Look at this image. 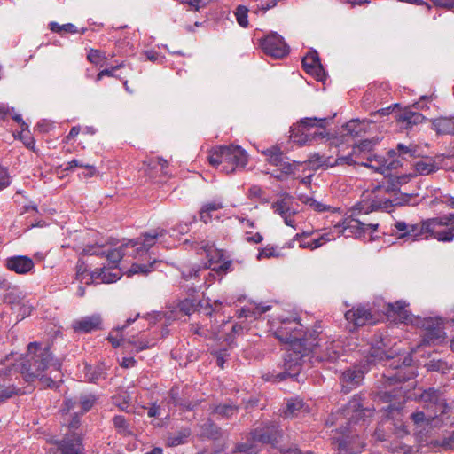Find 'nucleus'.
Instances as JSON below:
<instances>
[{
  "label": "nucleus",
  "instance_id": "26",
  "mask_svg": "<svg viewBox=\"0 0 454 454\" xmlns=\"http://www.w3.org/2000/svg\"><path fill=\"white\" fill-rule=\"evenodd\" d=\"M380 399H382L384 402H393L395 400H398V405L395 403H390L387 411H394V410H399L401 408V404L404 403L405 401V392L403 390V387H395L393 388V390L390 391H382L380 395Z\"/></svg>",
  "mask_w": 454,
  "mask_h": 454
},
{
  "label": "nucleus",
  "instance_id": "54",
  "mask_svg": "<svg viewBox=\"0 0 454 454\" xmlns=\"http://www.w3.org/2000/svg\"><path fill=\"white\" fill-rule=\"evenodd\" d=\"M362 122L358 120H352L350 121H348L347 124H346V130L348 131V133H349L351 136H358L359 132L361 131L362 129Z\"/></svg>",
  "mask_w": 454,
  "mask_h": 454
},
{
  "label": "nucleus",
  "instance_id": "55",
  "mask_svg": "<svg viewBox=\"0 0 454 454\" xmlns=\"http://www.w3.org/2000/svg\"><path fill=\"white\" fill-rule=\"evenodd\" d=\"M11 184V176L7 168L0 167V190L5 189Z\"/></svg>",
  "mask_w": 454,
  "mask_h": 454
},
{
  "label": "nucleus",
  "instance_id": "64",
  "mask_svg": "<svg viewBox=\"0 0 454 454\" xmlns=\"http://www.w3.org/2000/svg\"><path fill=\"white\" fill-rule=\"evenodd\" d=\"M435 5L454 10V0H431Z\"/></svg>",
  "mask_w": 454,
  "mask_h": 454
},
{
  "label": "nucleus",
  "instance_id": "6",
  "mask_svg": "<svg viewBox=\"0 0 454 454\" xmlns=\"http://www.w3.org/2000/svg\"><path fill=\"white\" fill-rule=\"evenodd\" d=\"M208 161L213 167L222 165L223 171L227 174L234 172L239 168H245L247 163V154L238 145H219L211 149Z\"/></svg>",
  "mask_w": 454,
  "mask_h": 454
},
{
  "label": "nucleus",
  "instance_id": "37",
  "mask_svg": "<svg viewBox=\"0 0 454 454\" xmlns=\"http://www.w3.org/2000/svg\"><path fill=\"white\" fill-rule=\"evenodd\" d=\"M262 153L266 157V160L273 166L278 167L283 161V153L277 146L268 148L262 151Z\"/></svg>",
  "mask_w": 454,
  "mask_h": 454
},
{
  "label": "nucleus",
  "instance_id": "9",
  "mask_svg": "<svg viewBox=\"0 0 454 454\" xmlns=\"http://www.w3.org/2000/svg\"><path fill=\"white\" fill-rule=\"evenodd\" d=\"M166 234L163 229L153 230L145 232L136 239L129 240L125 243L127 248H132L135 257H142L147 254L149 249L153 247L157 241Z\"/></svg>",
  "mask_w": 454,
  "mask_h": 454
},
{
  "label": "nucleus",
  "instance_id": "10",
  "mask_svg": "<svg viewBox=\"0 0 454 454\" xmlns=\"http://www.w3.org/2000/svg\"><path fill=\"white\" fill-rule=\"evenodd\" d=\"M199 250H203L207 258L205 268L212 269V271L218 274L227 273L231 270V261L224 260V251L223 249H217L209 243H203Z\"/></svg>",
  "mask_w": 454,
  "mask_h": 454
},
{
  "label": "nucleus",
  "instance_id": "23",
  "mask_svg": "<svg viewBox=\"0 0 454 454\" xmlns=\"http://www.w3.org/2000/svg\"><path fill=\"white\" fill-rule=\"evenodd\" d=\"M101 323L99 315H92L73 321L72 327L75 333H87L100 329Z\"/></svg>",
  "mask_w": 454,
  "mask_h": 454
},
{
  "label": "nucleus",
  "instance_id": "41",
  "mask_svg": "<svg viewBox=\"0 0 454 454\" xmlns=\"http://www.w3.org/2000/svg\"><path fill=\"white\" fill-rule=\"evenodd\" d=\"M415 169L420 175H428L435 171L436 166L432 160H419L415 163Z\"/></svg>",
  "mask_w": 454,
  "mask_h": 454
},
{
  "label": "nucleus",
  "instance_id": "44",
  "mask_svg": "<svg viewBox=\"0 0 454 454\" xmlns=\"http://www.w3.org/2000/svg\"><path fill=\"white\" fill-rule=\"evenodd\" d=\"M247 13L248 9L244 5H239L235 11L237 22L242 27L248 26Z\"/></svg>",
  "mask_w": 454,
  "mask_h": 454
},
{
  "label": "nucleus",
  "instance_id": "50",
  "mask_svg": "<svg viewBox=\"0 0 454 454\" xmlns=\"http://www.w3.org/2000/svg\"><path fill=\"white\" fill-rule=\"evenodd\" d=\"M87 58L91 63H93L95 65H101V66H102L101 62L103 60L106 59V57L101 51L93 50V49H91L89 51Z\"/></svg>",
  "mask_w": 454,
  "mask_h": 454
},
{
  "label": "nucleus",
  "instance_id": "61",
  "mask_svg": "<svg viewBox=\"0 0 454 454\" xmlns=\"http://www.w3.org/2000/svg\"><path fill=\"white\" fill-rule=\"evenodd\" d=\"M310 207L318 212H325L330 210V207L317 201L314 199H309L306 202Z\"/></svg>",
  "mask_w": 454,
  "mask_h": 454
},
{
  "label": "nucleus",
  "instance_id": "27",
  "mask_svg": "<svg viewBox=\"0 0 454 454\" xmlns=\"http://www.w3.org/2000/svg\"><path fill=\"white\" fill-rule=\"evenodd\" d=\"M62 454H82V438L78 434L67 436L59 445Z\"/></svg>",
  "mask_w": 454,
  "mask_h": 454
},
{
  "label": "nucleus",
  "instance_id": "17",
  "mask_svg": "<svg viewBox=\"0 0 454 454\" xmlns=\"http://www.w3.org/2000/svg\"><path fill=\"white\" fill-rule=\"evenodd\" d=\"M362 398L360 395H354L348 403L341 411V415L348 421V425L356 424L362 420L363 423L365 421L364 419V411L362 409Z\"/></svg>",
  "mask_w": 454,
  "mask_h": 454
},
{
  "label": "nucleus",
  "instance_id": "3",
  "mask_svg": "<svg viewBox=\"0 0 454 454\" xmlns=\"http://www.w3.org/2000/svg\"><path fill=\"white\" fill-rule=\"evenodd\" d=\"M39 348L37 343H30L28 345L29 354L26 358H20L19 362H15L14 356L12 354L5 357L0 363V380H4L12 371L20 372L27 381H33L35 378H43V372L50 370V373L56 372L59 374L61 364L59 360L54 359L49 348L39 349L38 353L32 354L33 349L37 350Z\"/></svg>",
  "mask_w": 454,
  "mask_h": 454
},
{
  "label": "nucleus",
  "instance_id": "32",
  "mask_svg": "<svg viewBox=\"0 0 454 454\" xmlns=\"http://www.w3.org/2000/svg\"><path fill=\"white\" fill-rule=\"evenodd\" d=\"M124 345L132 346L135 352H140L145 349L150 348L155 345V339H149L146 337H140L138 340H136L135 337H131L128 339V341H124Z\"/></svg>",
  "mask_w": 454,
  "mask_h": 454
},
{
  "label": "nucleus",
  "instance_id": "53",
  "mask_svg": "<svg viewBox=\"0 0 454 454\" xmlns=\"http://www.w3.org/2000/svg\"><path fill=\"white\" fill-rule=\"evenodd\" d=\"M95 402L96 397L93 395H84L80 398V404L84 412L90 410L94 405Z\"/></svg>",
  "mask_w": 454,
  "mask_h": 454
},
{
  "label": "nucleus",
  "instance_id": "29",
  "mask_svg": "<svg viewBox=\"0 0 454 454\" xmlns=\"http://www.w3.org/2000/svg\"><path fill=\"white\" fill-rule=\"evenodd\" d=\"M139 317V314L137 313L135 317H129L126 320V324L121 326H117L114 328L108 336V340L111 342L112 346L114 348H117L121 346V341H122V345L124 348H129V345H124V341H128V340H123L121 332L128 327L129 325L134 323L136 319Z\"/></svg>",
  "mask_w": 454,
  "mask_h": 454
},
{
  "label": "nucleus",
  "instance_id": "1",
  "mask_svg": "<svg viewBox=\"0 0 454 454\" xmlns=\"http://www.w3.org/2000/svg\"><path fill=\"white\" fill-rule=\"evenodd\" d=\"M402 201L397 199L383 198L379 199L375 192L364 194V199L357 202L350 210V216L345 218L341 223L339 222L333 226V230L322 234L318 240L320 247L324 244L336 239V238L343 235L345 237L354 236L357 239H366L367 234L371 236L372 232L377 231L378 223H365L356 217L369 214L377 209H388L396 205H401Z\"/></svg>",
  "mask_w": 454,
  "mask_h": 454
},
{
  "label": "nucleus",
  "instance_id": "48",
  "mask_svg": "<svg viewBox=\"0 0 454 454\" xmlns=\"http://www.w3.org/2000/svg\"><path fill=\"white\" fill-rule=\"evenodd\" d=\"M248 196L251 199H258L262 202H269V200L265 196V192L259 185H253L248 190Z\"/></svg>",
  "mask_w": 454,
  "mask_h": 454
},
{
  "label": "nucleus",
  "instance_id": "5",
  "mask_svg": "<svg viewBox=\"0 0 454 454\" xmlns=\"http://www.w3.org/2000/svg\"><path fill=\"white\" fill-rule=\"evenodd\" d=\"M367 362L369 364L385 363V365H388L394 369H399L395 375L388 376L390 380H394L395 382L405 381L413 375V373H411L410 375L403 373L402 369V366L404 368L411 366L412 362L411 355L400 353L394 354V352L390 350L387 351L386 345L382 340L371 346L369 355L367 356Z\"/></svg>",
  "mask_w": 454,
  "mask_h": 454
},
{
  "label": "nucleus",
  "instance_id": "35",
  "mask_svg": "<svg viewBox=\"0 0 454 454\" xmlns=\"http://www.w3.org/2000/svg\"><path fill=\"white\" fill-rule=\"evenodd\" d=\"M433 220L436 222L435 230L450 231L454 238V214L444 215Z\"/></svg>",
  "mask_w": 454,
  "mask_h": 454
},
{
  "label": "nucleus",
  "instance_id": "47",
  "mask_svg": "<svg viewBox=\"0 0 454 454\" xmlns=\"http://www.w3.org/2000/svg\"><path fill=\"white\" fill-rule=\"evenodd\" d=\"M301 165V162H289V161H282L278 167L280 168V171L286 176L293 175L295 173L296 169Z\"/></svg>",
  "mask_w": 454,
  "mask_h": 454
},
{
  "label": "nucleus",
  "instance_id": "14",
  "mask_svg": "<svg viewBox=\"0 0 454 454\" xmlns=\"http://www.w3.org/2000/svg\"><path fill=\"white\" fill-rule=\"evenodd\" d=\"M251 437L254 442L275 445L279 442L283 437L280 427L270 423L264 427H257L251 433Z\"/></svg>",
  "mask_w": 454,
  "mask_h": 454
},
{
  "label": "nucleus",
  "instance_id": "56",
  "mask_svg": "<svg viewBox=\"0 0 454 454\" xmlns=\"http://www.w3.org/2000/svg\"><path fill=\"white\" fill-rule=\"evenodd\" d=\"M130 398L127 395L114 397V403L122 411H127L129 406Z\"/></svg>",
  "mask_w": 454,
  "mask_h": 454
},
{
  "label": "nucleus",
  "instance_id": "36",
  "mask_svg": "<svg viewBox=\"0 0 454 454\" xmlns=\"http://www.w3.org/2000/svg\"><path fill=\"white\" fill-rule=\"evenodd\" d=\"M157 263V261L153 259L151 262L145 264V263H133L129 270H128L127 274L129 277L135 275V274H141V275H147L149 272L153 270L154 265Z\"/></svg>",
  "mask_w": 454,
  "mask_h": 454
},
{
  "label": "nucleus",
  "instance_id": "20",
  "mask_svg": "<svg viewBox=\"0 0 454 454\" xmlns=\"http://www.w3.org/2000/svg\"><path fill=\"white\" fill-rule=\"evenodd\" d=\"M6 267L17 274H27L33 270L35 263L28 256L15 255L6 259Z\"/></svg>",
  "mask_w": 454,
  "mask_h": 454
},
{
  "label": "nucleus",
  "instance_id": "57",
  "mask_svg": "<svg viewBox=\"0 0 454 454\" xmlns=\"http://www.w3.org/2000/svg\"><path fill=\"white\" fill-rule=\"evenodd\" d=\"M375 143L373 140H363L359 143V145L353 149V153H356V151L359 152H371Z\"/></svg>",
  "mask_w": 454,
  "mask_h": 454
},
{
  "label": "nucleus",
  "instance_id": "59",
  "mask_svg": "<svg viewBox=\"0 0 454 454\" xmlns=\"http://www.w3.org/2000/svg\"><path fill=\"white\" fill-rule=\"evenodd\" d=\"M278 255V254L276 252L274 247H266L262 248L259 251V253L257 254V259L261 260L262 258L276 257Z\"/></svg>",
  "mask_w": 454,
  "mask_h": 454
},
{
  "label": "nucleus",
  "instance_id": "40",
  "mask_svg": "<svg viewBox=\"0 0 454 454\" xmlns=\"http://www.w3.org/2000/svg\"><path fill=\"white\" fill-rule=\"evenodd\" d=\"M114 426L117 432L121 435H129L131 434V431L129 429V424L125 419V418L121 415H117L113 419Z\"/></svg>",
  "mask_w": 454,
  "mask_h": 454
},
{
  "label": "nucleus",
  "instance_id": "46",
  "mask_svg": "<svg viewBox=\"0 0 454 454\" xmlns=\"http://www.w3.org/2000/svg\"><path fill=\"white\" fill-rule=\"evenodd\" d=\"M90 276V273H87L84 262L82 260H79L76 265V279L82 283L84 281L86 284H90L92 282L91 280H89Z\"/></svg>",
  "mask_w": 454,
  "mask_h": 454
},
{
  "label": "nucleus",
  "instance_id": "39",
  "mask_svg": "<svg viewBox=\"0 0 454 454\" xmlns=\"http://www.w3.org/2000/svg\"><path fill=\"white\" fill-rule=\"evenodd\" d=\"M355 153H350L348 155L345 156H337L336 158H332L327 163V167L333 168L335 166H352L356 164V160H354L353 155Z\"/></svg>",
  "mask_w": 454,
  "mask_h": 454
},
{
  "label": "nucleus",
  "instance_id": "33",
  "mask_svg": "<svg viewBox=\"0 0 454 454\" xmlns=\"http://www.w3.org/2000/svg\"><path fill=\"white\" fill-rule=\"evenodd\" d=\"M364 447V443L360 439H358L357 442H354V443L343 440L339 442L338 450L340 454H357Z\"/></svg>",
  "mask_w": 454,
  "mask_h": 454
},
{
  "label": "nucleus",
  "instance_id": "16",
  "mask_svg": "<svg viewBox=\"0 0 454 454\" xmlns=\"http://www.w3.org/2000/svg\"><path fill=\"white\" fill-rule=\"evenodd\" d=\"M124 249H128L125 244L107 251L103 250L100 247L90 246L85 247L82 253L89 255H106L109 266L117 267L121 259L127 254Z\"/></svg>",
  "mask_w": 454,
  "mask_h": 454
},
{
  "label": "nucleus",
  "instance_id": "18",
  "mask_svg": "<svg viewBox=\"0 0 454 454\" xmlns=\"http://www.w3.org/2000/svg\"><path fill=\"white\" fill-rule=\"evenodd\" d=\"M304 70L317 81H323L325 78V73L320 62L318 53L316 51H309L302 59Z\"/></svg>",
  "mask_w": 454,
  "mask_h": 454
},
{
  "label": "nucleus",
  "instance_id": "2",
  "mask_svg": "<svg viewBox=\"0 0 454 454\" xmlns=\"http://www.w3.org/2000/svg\"><path fill=\"white\" fill-rule=\"evenodd\" d=\"M274 335L281 342L289 344L293 349L284 358L285 372L276 375L275 380L280 381L286 377L297 376L301 368V360L306 355L309 333H304L303 326L298 319L286 318L274 330Z\"/></svg>",
  "mask_w": 454,
  "mask_h": 454
},
{
  "label": "nucleus",
  "instance_id": "31",
  "mask_svg": "<svg viewBox=\"0 0 454 454\" xmlns=\"http://www.w3.org/2000/svg\"><path fill=\"white\" fill-rule=\"evenodd\" d=\"M434 129L440 134H454V117H440L433 120Z\"/></svg>",
  "mask_w": 454,
  "mask_h": 454
},
{
  "label": "nucleus",
  "instance_id": "24",
  "mask_svg": "<svg viewBox=\"0 0 454 454\" xmlns=\"http://www.w3.org/2000/svg\"><path fill=\"white\" fill-rule=\"evenodd\" d=\"M364 371L358 367L344 371L340 380L343 390L348 392L359 386L364 379Z\"/></svg>",
  "mask_w": 454,
  "mask_h": 454
},
{
  "label": "nucleus",
  "instance_id": "22",
  "mask_svg": "<svg viewBox=\"0 0 454 454\" xmlns=\"http://www.w3.org/2000/svg\"><path fill=\"white\" fill-rule=\"evenodd\" d=\"M121 270L118 267L104 266L99 270L90 272L89 280L100 281L101 283H114L121 278Z\"/></svg>",
  "mask_w": 454,
  "mask_h": 454
},
{
  "label": "nucleus",
  "instance_id": "30",
  "mask_svg": "<svg viewBox=\"0 0 454 454\" xmlns=\"http://www.w3.org/2000/svg\"><path fill=\"white\" fill-rule=\"evenodd\" d=\"M306 411V405L304 402L298 398H291L286 402V409L282 414L285 418H293L298 416L301 412Z\"/></svg>",
  "mask_w": 454,
  "mask_h": 454
},
{
  "label": "nucleus",
  "instance_id": "8",
  "mask_svg": "<svg viewBox=\"0 0 454 454\" xmlns=\"http://www.w3.org/2000/svg\"><path fill=\"white\" fill-rule=\"evenodd\" d=\"M319 333L317 330L309 333L306 355L312 353V357L320 362H334L344 353L343 342L340 340H325L323 344L317 341Z\"/></svg>",
  "mask_w": 454,
  "mask_h": 454
},
{
  "label": "nucleus",
  "instance_id": "21",
  "mask_svg": "<svg viewBox=\"0 0 454 454\" xmlns=\"http://www.w3.org/2000/svg\"><path fill=\"white\" fill-rule=\"evenodd\" d=\"M424 120L425 117L422 114L413 111L409 107L404 108L395 115V121L404 129H412L414 126L422 123Z\"/></svg>",
  "mask_w": 454,
  "mask_h": 454
},
{
  "label": "nucleus",
  "instance_id": "19",
  "mask_svg": "<svg viewBox=\"0 0 454 454\" xmlns=\"http://www.w3.org/2000/svg\"><path fill=\"white\" fill-rule=\"evenodd\" d=\"M347 321L353 323L356 326H362L366 324L373 325L376 323L372 314L364 306H358L345 313Z\"/></svg>",
  "mask_w": 454,
  "mask_h": 454
},
{
  "label": "nucleus",
  "instance_id": "62",
  "mask_svg": "<svg viewBox=\"0 0 454 454\" xmlns=\"http://www.w3.org/2000/svg\"><path fill=\"white\" fill-rule=\"evenodd\" d=\"M396 149L398 151V153L400 155H403V157L405 155L411 157L416 153V148L414 146H412V145L406 146L403 144H398Z\"/></svg>",
  "mask_w": 454,
  "mask_h": 454
},
{
  "label": "nucleus",
  "instance_id": "52",
  "mask_svg": "<svg viewBox=\"0 0 454 454\" xmlns=\"http://www.w3.org/2000/svg\"><path fill=\"white\" fill-rule=\"evenodd\" d=\"M331 160V157H324L319 154H313L309 158V163L313 164L316 167H322L324 168H328L327 163Z\"/></svg>",
  "mask_w": 454,
  "mask_h": 454
},
{
  "label": "nucleus",
  "instance_id": "58",
  "mask_svg": "<svg viewBox=\"0 0 454 454\" xmlns=\"http://www.w3.org/2000/svg\"><path fill=\"white\" fill-rule=\"evenodd\" d=\"M180 309L183 311L185 315H191L192 312L195 311L196 305L194 302L191 300H184L183 301L180 305Z\"/></svg>",
  "mask_w": 454,
  "mask_h": 454
},
{
  "label": "nucleus",
  "instance_id": "11",
  "mask_svg": "<svg viewBox=\"0 0 454 454\" xmlns=\"http://www.w3.org/2000/svg\"><path fill=\"white\" fill-rule=\"evenodd\" d=\"M425 403L427 409L432 410L434 416L443 415L450 411V406L442 394L434 387L424 390L418 398Z\"/></svg>",
  "mask_w": 454,
  "mask_h": 454
},
{
  "label": "nucleus",
  "instance_id": "51",
  "mask_svg": "<svg viewBox=\"0 0 454 454\" xmlns=\"http://www.w3.org/2000/svg\"><path fill=\"white\" fill-rule=\"evenodd\" d=\"M331 160V157H324L319 154H313L309 158V163L313 164L316 167H322L324 168H328L327 163Z\"/></svg>",
  "mask_w": 454,
  "mask_h": 454
},
{
  "label": "nucleus",
  "instance_id": "34",
  "mask_svg": "<svg viewBox=\"0 0 454 454\" xmlns=\"http://www.w3.org/2000/svg\"><path fill=\"white\" fill-rule=\"evenodd\" d=\"M223 207V203L220 200H215L203 205L200 210V219L205 223L210 222L212 212Z\"/></svg>",
  "mask_w": 454,
  "mask_h": 454
},
{
  "label": "nucleus",
  "instance_id": "25",
  "mask_svg": "<svg viewBox=\"0 0 454 454\" xmlns=\"http://www.w3.org/2000/svg\"><path fill=\"white\" fill-rule=\"evenodd\" d=\"M445 338V332L442 326V323L436 322L435 325H431L430 322L427 323L426 332L423 336V342L428 345H434L442 342Z\"/></svg>",
  "mask_w": 454,
  "mask_h": 454
},
{
  "label": "nucleus",
  "instance_id": "13",
  "mask_svg": "<svg viewBox=\"0 0 454 454\" xmlns=\"http://www.w3.org/2000/svg\"><path fill=\"white\" fill-rule=\"evenodd\" d=\"M395 151H390L387 158L378 154H370L366 162H363L362 165L375 172L387 175L389 170L395 169L400 165V161L395 159Z\"/></svg>",
  "mask_w": 454,
  "mask_h": 454
},
{
  "label": "nucleus",
  "instance_id": "42",
  "mask_svg": "<svg viewBox=\"0 0 454 454\" xmlns=\"http://www.w3.org/2000/svg\"><path fill=\"white\" fill-rule=\"evenodd\" d=\"M434 414L426 416L423 411H416L411 415L413 423L417 427H424L430 424L431 420L434 418Z\"/></svg>",
  "mask_w": 454,
  "mask_h": 454
},
{
  "label": "nucleus",
  "instance_id": "4",
  "mask_svg": "<svg viewBox=\"0 0 454 454\" xmlns=\"http://www.w3.org/2000/svg\"><path fill=\"white\" fill-rule=\"evenodd\" d=\"M435 221L433 218L422 221L419 223H409L405 221H395L392 231L398 239L415 242L423 239H435L438 241L450 242L453 239L450 231L435 230Z\"/></svg>",
  "mask_w": 454,
  "mask_h": 454
},
{
  "label": "nucleus",
  "instance_id": "7",
  "mask_svg": "<svg viewBox=\"0 0 454 454\" xmlns=\"http://www.w3.org/2000/svg\"><path fill=\"white\" fill-rule=\"evenodd\" d=\"M325 119L303 118L290 130V138L295 144L304 145L312 141L322 140L329 137L323 127Z\"/></svg>",
  "mask_w": 454,
  "mask_h": 454
},
{
  "label": "nucleus",
  "instance_id": "45",
  "mask_svg": "<svg viewBox=\"0 0 454 454\" xmlns=\"http://www.w3.org/2000/svg\"><path fill=\"white\" fill-rule=\"evenodd\" d=\"M426 368L429 372H441L446 373L449 371L448 365L442 360H431L426 364Z\"/></svg>",
  "mask_w": 454,
  "mask_h": 454
},
{
  "label": "nucleus",
  "instance_id": "28",
  "mask_svg": "<svg viewBox=\"0 0 454 454\" xmlns=\"http://www.w3.org/2000/svg\"><path fill=\"white\" fill-rule=\"evenodd\" d=\"M407 304L405 301H398L395 303H388L386 314L387 317H393L394 320L406 322L409 317Z\"/></svg>",
  "mask_w": 454,
  "mask_h": 454
},
{
  "label": "nucleus",
  "instance_id": "12",
  "mask_svg": "<svg viewBox=\"0 0 454 454\" xmlns=\"http://www.w3.org/2000/svg\"><path fill=\"white\" fill-rule=\"evenodd\" d=\"M260 46L263 52L276 59L286 56L289 47L284 38L276 32H271L260 40Z\"/></svg>",
  "mask_w": 454,
  "mask_h": 454
},
{
  "label": "nucleus",
  "instance_id": "63",
  "mask_svg": "<svg viewBox=\"0 0 454 454\" xmlns=\"http://www.w3.org/2000/svg\"><path fill=\"white\" fill-rule=\"evenodd\" d=\"M246 239L250 243L258 244L261 243L263 239L262 236L259 233H252V232H247L246 233Z\"/></svg>",
  "mask_w": 454,
  "mask_h": 454
},
{
  "label": "nucleus",
  "instance_id": "38",
  "mask_svg": "<svg viewBox=\"0 0 454 454\" xmlns=\"http://www.w3.org/2000/svg\"><path fill=\"white\" fill-rule=\"evenodd\" d=\"M238 412V407L232 404H219L213 408L212 413L221 418H231Z\"/></svg>",
  "mask_w": 454,
  "mask_h": 454
},
{
  "label": "nucleus",
  "instance_id": "60",
  "mask_svg": "<svg viewBox=\"0 0 454 454\" xmlns=\"http://www.w3.org/2000/svg\"><path fill=\"white\" fill-rule=\"evenodd\" d=\"M124 66L123 63H121L119 65H116L114 67H112L111 68L109 69H104V70H101L98 74H97V82L100 81L104 76H114V72L122 67Z\"/></svg>",
  "mask_w": 454,
  "mask_h": 454
},
{
  "label": "nucleus",
  "instance_id": "15",
  "mask_svg": "<svg viewBox=\"0 0 454 454\" xmlns=\"http://www.w3.org/2000/svg\"><path fill=\"white\" fill-rule=\"evenodd\" d=\"M271 207L274 213L279 215L287 226L296 230V216L298 211L293 207L289 198H282L272 203Z\"/></svg>",
  "mask_w": 454,
  "mask_h": 454
},
{
  "label": "nucleus",
  "instance_id": "49",
  "mask_svg": "<svg viewBox=\"0 0 454 454\" xmlns=\"http://www.w3.org/2000/svg\"><path fill=\"white\" fill-rule=\"evenodd\" d=\"M12 309L18 310L19 315L21 316V318H25L31 314L33 307L32 305L27 304L26 301H21L20 303L13 304Z\"/></svg>",
  "mask_w": 454,
  "mask_h": 454
},
{
  "label": "nucleus",
  "instance_id": "43",
  "mask_svg": "<svg viewBox=\"0 0 454 454\" xmlns=\"http://www.w3.org/2000/svg\"><path fill=\"white\" fill-rule=\"evenodd\" d=\"M20 394H22L21 389L15 387L13 385L0 387V403Z\"/></svg>",
  "mask_w": 454,
  "mask_h": 454
}]
</instances>
